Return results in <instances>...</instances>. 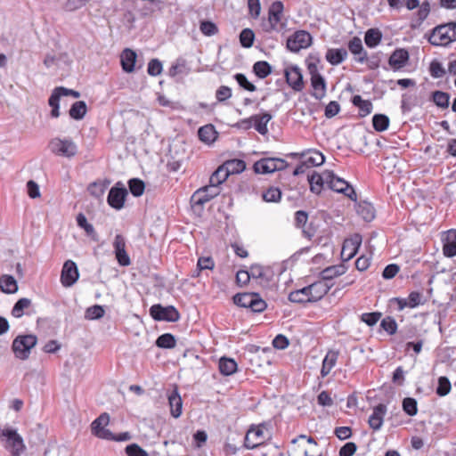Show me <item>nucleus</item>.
Masks as SVG:
<instances>
[{"mask_svg": "<svg viewBox=\"0 0 456 456\" xmlns=\"http://www.w3.org/2000/svg\"><path fill=\"white\" fill-rule=\"evenodd\" d=\"M454 41H456V32L450 22L436 26L428 37V42L436 46H446Z\"/></svg>", "mask_w": 456, "mask_h": 456, "instance_id": "f257e3e1", "label": "nucleus"}, {"mask_svg": "<svg viewBox=\"0 0 456 456\" xmlns=\"http://www.w3.org/2000/svg\"><path fill=\"white\" fill-rule=\"evenodd\" d=\"M288 167V163L280 158H263L253 165V169L256 174H271L275 171L283 170Z\"/></svg>", "mask_w": 456, "mask_h": 456, "instance_id": "f03ea898", "label": "nucleus"}, {"mask_svg": "<svg viewBox=\"0 0 456 456\" xmlns=\"http://www.w3.org/2000/svg\"><path fill=\"white\" fill-rule=\"evenodd\" d=\"M1 436L4 438L5 446L12 456H19L25 449L24 441L16 429L4 428L1 431Z\"/></svg>", "mask_w": 456, "mask_h": 456, "instance_id": "7ed1b4c3", "label": "nucleus"}, {"mask_svg": "<svg viewBox=\"0 0 456 456\" xmlns=\"http://www.w3.org/2000/svg\"><path fill=\"white\" fill-rule=\"evenodd\" d=\"M150 314L156 321L175 322L180 319L179 312L173 305H153L150 308Z\"/></svg>", "mask_w": 456, "mask_h": 456, "instance_id": "20e7f679", "label": "nucleus"}, {"mask_svg": "<svg viewBox=\"0 0 456 456\" xmlns=\"http://www.w3.org/2000/svg\"><path fill=\"white\" fill-rule=\"evenodd\" d=\"M220 193L219 188H216L213 185H206L198 189L191 198V204L192 208H200L208 202L213 198L216 197Z\"/></svg>", "mask_w": 456, "mask_h": 456, "instance_id": "39448f33", "label": "nucleus"}, {"mask_svg": "<svg viewBox=\"0 0 456 456\" xmlns=\"http://www.w3.org/2000/svg\"><path fill=\"white\" fill-rule=\"evenodd\" d=\"M312 44L311 35L305 30L296 31L287 40V48L293 53L309 47Z\"/></svg>", "mask_w": 456, "mask_h": 456, "instance_id": "423d86ee", "label": "nucleus"}, {"mask_svg": "<svg viewBox=\"0 0 456 456\" xmlns=\"http://www.w3.org/2000/svg\"><path fill=\"white\" fill-rule=\"evenodd\" d=\"M61 96H72L74 98H78L80 94L77 91L68 89L63 86L56 87L52 93L49 98V105L52 108L51 116L53 118H57L60 116V105L59 102Z\"/></svg>", "mask_w": 456, "mask_h": 456, "instance_id": "0eeeda50", "label": "nucleus"}, {"mask_svg": "<svg viewBox=\"0 0 456 456\" xmlns=\"http://www.w3.org/2000/svg\"><path fill=\"white\" fill-rule=\"evenodd\" d=\"M49 146L53 153L67 158L75 156L77 151L76 143L66 139L54 138L50 142Z\"/></svg>", "mask_w": 456, "mask_h": 456, "instance_id": "6e6552de", "label": "nucleus"}, {"mask_svg": "<svg viewBox=\"0 0 456 456\" xmlns=\"http://www.w3.org/2000/svg\"><path fill=\"white\" fill-rule=\"evenodd\" d=\"M127 193L124 184L118 182L110 190L107 201L111 208L119 210L124 207Z\"/></svg>", "mask_w": 456, "mask_h": 456, "instance_id": "1a4fd4ad", "label": "nucleus"}, {"mask_svg": "<svg viewBox=\"0 0 456 456\" xmlns=\"http://www.w3.org/2000/svg\"><path fill=\"white\" fill-rule=\"evenodd\" d=\"M332 177L328 179V187L334 191L344 193L352 200H356V192L349 185V183L344 179L337 176L332 171H330Z\"/></svg>", "mask_w": 456, "mask_h": 456, "instance_id": "9d476101", "label": "nucleus"}, {"mask_svg": "<svg viewBox=\"0 0 456 456\" xmlns=\"http://www.w3.org/2000/svg\"><path fill=\"white\" fill-rule=\"evenodd\" d=\"M110 422V416L108 413L101 414L97 419H95L91 424V430L93 435L101 438V439H112L114 435L111 431L105 428Z\"/></svg>", "mask_w": 456, "mask_h": 456, "instance_id": "9b49d317", "label": "nucleus"}, {"mask_svg": "<svg viewBox=\"0 0 456 456\" xmlns=\"http://www.w3.org/2000/svg\"><path fill=\"white\" fill-rule=\"evenodd\" d=\"M362 243V237L360 234H354L349 239L345 240L342 250L341 258L343 261H349L352 259L358 251V248Z\"/></svg>", "mask_w": 456, "mask_h": 456, "instance_id": "f8f14e48", "label": "nucleus"}, {"mask_svg": "<svg viewBox=\"0 0 456 456\" xmlns=\"http://www.w3.org/2000/svg\"><path fill=\"white\" fill-rule=\"evenodd\" d=\"M77 266L72 260H67L62 267L61 281L64 287L72 286L78 279Z\"/></svg>", "mask_w": 456, "mask_h": 456, "instance_id": "ddd939ff", "label": "nucleus"}, {"mask_svg": "<svg viewBox=\"0 0 456 456\" xmlns=\"http://www.w3.org/2000/svg\"><path fill=\"white\" fill-rule=\"evenodd\" d=\"M265 439L266 436L263 427L252 428L245 436L244 445L247 449H254L264 444Z\"/></svg>", "mask_w": 456, "mask_h": 456, "instance_id": "4468645a", "label": "nucleus"}, {"mask_svg": "<svg viewBox=\"0 0 456 456\" xmlns=\"http://www.w3.org/2000/svg\"><path fill=\"white\" fill-rule=\"evenodd\" d=\"M283 12V4L281 1H276L272 4L269 9V24L272 30L281 31L284 27L281 23V16Z\"/></svg>", "mask_w": 456, "mask_h": 456, "instance_id": "2eb2a0df", "label": "nucleus"}, {"mask_svg": "<svg viewBox=\"0 0 456 456\" xmlns=\"http://www.w3.org/2000/svg\"><path fill=\"white\" fill-rule=\"evenodd\" d=\"M330 177H332L330 170H325L322 174L313 172L311 175H308L307 179L311 191L319 194L322 191L323 184L326 183L328 185V179H330Z\"/></svg>", "mask_w": 456, "mask_h": 456, "instance_id": "dca6fc26", "label": "nucleus"}, {"mask_svg": "<svg viewBox=\"0 0 456 456\" xmlns=\"http://www.w3.org/2000/svg\"><path fill=\"white\" fill-rule=\"evenodd\" d=\"M16 358L26 360L28 358V335H20L14 338L12 345Z\"/></svg>", "mask_w": 456, "mask_h": 456, "instance_id": "f3484780", "label": "nucleus"}, {"mask_svg": "<svg viewBox=\"0 0 456 456\" xmlns=\"http://www.w3.org/2000/svg\"><path fill=\"white\" fill-rule=\"evenodd\" d=\"M285 77L287 83L297 92L303 89V75L298 67L293 66L285 69Z\"/></svg>", "mask_w": 456, "mask_h": 456, "instance_id": "a211bd4d", "label": "nucleus"}, {"mask_svg": "<svg viewBox=\"0 0 456 456\" xmlns=\"http://www.w3.org/2000/svg\"><path fill=\"white\" fill-rule=\"evenodd\" d=\"M443 251L445 256H456V230L452 229L444 232L443 238Z\"/></svg>", "mask_w": 456, "mask_h": 456, "instance_id": "6ab92c4d", "label": "nucleus"}, {"mask_svg": "<svg viewBox=\"0 0 456 456\" xmlns=\"http://www.w3.org/2000/svg\"><path fill=\"white\" fill-rule=\"evenodd\" d=\"M332 286L333 283H328L327 281L321 280L307 286V288L310 292V297H312L314 302H316L322 298Z\"/></svg>", "mask_w": 456, "mask_h": 456, "instance_id": "aec40b11", "label": "nucleus"}, {"mask_svg": "<svg viewBox=\"0 0 456 456\" xmlns=\"http://www.w3.org/2000/svg\"><path fill=\"white\" fill-rule=\"evenodd\" d=\"M387 413V406L379 403L373 408L372 414L369 418V425L374 430H379L383 425V419Z\"/></svg>", "mask_w": 456, "mask_h": 456, "instance_id": "412c9836", "label": "nucleus"}, {"mask_svg": "<svg viewBox=\"0 0 456 456\" xmlns=\"http://www.w3.org/2000/svg\"><path fill=\"white\" fill-rule=\"evenodd\" d=\"M409 60V53L403 48L396 49L390 55L388 63L393 69L398 70L405 66Z\"/></svg>", "mask_w": 456, "mask_h": 456, "instance_id": "4be33fe9", "label": "nucleus"}, {"mask_svg": "<svg viewBox=\"0 0 456 456\" xmlns=\"http://www.w3.org/2000/svg\"><path fill=\"white\" fill-rule=\"evenodd\" d=\"M168 403L170 407V412L171 415L174 418H178L182 414V409H183V401L182 398L178 393L177 388H175L169 395H168Z\"/></svg>", "mask_w": 456, "mask_h": 456, "instance_id": "5701e85b", "label": "nucleus"}, {"mask_svg": "<svg viewBox=\"0 0 456 456\" xmlns=\"http://www.w3.org/2000/svg\"><path fill=\"white\" fill-rule=\"evenodd\" d=\"M253 126L262 135L268 133L267 124L273 118V116L268 112H264L261 115H253Z\"/></svg>", "mask_w": 456, "mask_h": 456, "instance_id": "b1692460", "label": "nucleus"}, {"mask_svg": "<svg viewBox=\"0 0 456 456\" xmlns=\"http://www.w3.org/2000/svg\"><path fill=\"white\" fill-rule=\"evenodd\" d=\"M347 51L344 48L329 49L326 53V60L331 65L342 63L347 57Z\"/></svg>", "mask_w": 456, "mask_h": 456, "instance_id": "393cba45", "label": "nucleus"}, {"mask_svg": "<svg viewBox=\"0 0 456 456\" xmlns=\"http://www.w3.org/2000/svg\"><path fill=\"white\" fill-rule=\"evenodd\" d=\"M311 85L314 90L312 95L317 100L322 99L325 95L326 92L324 77L322 75L311 77Z\"/></svg>", "mask_w": 456, "mask_h": 456, "instance_id": "a878e982", "label": "nucleus"}, {"mask_svg": "<svg viewBox=\"0 0 456 456\" xmlns=\"http://www.w3.org/2000/svg\"><path fill=\"white\" fill-rule=\"evenodd\" d=\"M346 272V268L344 265H332L325 268L321 273V278L323 281H327L328 283H332L331 281L342 275Z\"/></svg>", "mask_w": 456, "mask_h": 456, "instance_id": "bb28decb", "label": "nucleus"}, {"mask_svg": "<svg viewBox=\"0 0 456 456\" xmlns=\"http://www.w3.org/2000/svg\"><path fill=\"white\" fill-rule=\"evenodd\" d=\"M356 212L366 222H370L375 217L374 207L366 201L360 202L357 205Z\"/></svg>", "mask_w": 456, "mask_h": 456, "instance_id": "cd10ccee", "label": "nucleus"}, {"mask_svg": "<svg viewBox=\"0 0 456 456\" xmlns=\"http://www.w3.org/2000/svg\"><path fill=\"white\" fill-rule=\"evenodd\" d=\"M136 53L130 49H126L121 54V65L126 72H132L134 69Z\"/></svg>", "mask_w": 456, "mask_h": 456, "instance_id": "c85d7f7f", "label": "nucleus"}, {"mask_svg": "<svg viewBox=\"0 0 456 456\" xmlns=\"http://www.w3.org/2000/svg\"><path fill=\"white\" fill-rule=\"evenodd\" d=\"M338 354L336 351H329L322 361V366L321 370L322 377H326L332 368L335 366L338 361Z\"/></svg>", "mask_w": 456, "mask_h": 456, "instance_id": "c756f323", "label": "nucleus"}, {"mask_svg": "<svg viewBox=\"0 0 456 456\" xmlns=\"http://www.w3.org/2000/svg\"><path fill=\"white\" fill-rule=\"evenodd\" d=\"M289 300L293 303H307L314 302L312 297H310V292L308 290L307 286L292 291L289 295Z\"/></svg>", "mask_w": 456, "mask_h": 456, "instance_id": "7c9ffc66", "label": "nucleus"}, {"mask_svg": "<svg viewBox=\"0 0 456 456\" xmlns=\"http://www.w3.org/2000/svg\"><path fill=\"white\" fill-rule=\"evenodd\" d=\"M0 288L4 293H15L18 290L17 281L12 275H3L0 278Z\"/></svg>", "mask_w": 456, "mask_h": 456, "instance_id": "2f4dec72", "label": "nucleus"}, {"mask_svg": "<svg viewBox=\"0 0 456 456\" xmlns=\"http://www.w3.org/2000/svg\"><path fill=\"white\" fill-rule=\"evenodd\" d=\"M228 171L224 168V165L218 167V168L211 175L209 178V185H213L216 188H219V185L223 183L229 177Z\"/></svg>", "mask_w": 456, "mask_h": 456, "instance_id": "473e14b6", "label": "nucleus"}, {"mask_svg": "<svg viewBox=\"0 0 456 456\" xmlns=\"http://www.w3.org/2000/svg\"><path fill=\"white\" fill-rule=\"evenodd\" d=\"M382 39V33L378 28H370L365 32L364 42L370 48L376 47Z\"/></svg>", "mask_w": 456, "mask_h": 456, "instance_id": "72a5a7b5", "label": "nucleus"}, {"mask_svg": "<svg viewBox=\"0 0 456 456\" xmlns=\"http://www.w3.org/2000/svg\"><path fill=\"white\" fill-rule=\"evenodd\" d=\"M220 372L224 376H230L237 370V362L232 358L222 357L219 360Z\"/></svg>", "mask_w": 456, "mask_h": 456, "instance_id": "f704fd0d", "label": "nucleus"}, {"mask_svg": "<svg viewBox=\"0 0 456 456\" xmlns=\"http://www.w3.org/2000/svg\"><path fill=\"white\" fill-rule=\"evenodd\" d=\"M255 297L256 293H240L233 297V302L240 307L251 309Z\"/></svg>", "mask_w": 456, "mask_h": 456, "instance_id": "c9c22d12", "label": "nucleus"}, {"mask_svg": "<svg viewBox=\"0 0 456 456\" xmlns=\"http://www.w3.org/2000/svg\"><path fill=\"white\" fill-rule=\"evenodd\" d=\"M198 134L200 139L206 143L213 142L216 138V132L212 125L201 126L198 131Z\"/></svg>", "mask_w": 456, "mask_h": 456, "instance_id": "e433bc0d", "label": "nucleus"}, {"mask_svg": "<svg viewBox=\"0 0 456 456\" xmlns=\"http://www.w3.org/2000/svg\"><path fill=\"white\" fill-rule=\"evenodd\" d=\"M352 102L359 109L361 116H367L372 111V103L370 101L363 100L360 95H354Z\"/></svg>", "mask_w": 456, "mask_h": 456, "instance_id": "4c0bfd02", "label": "nucleus"}, {"mask_svg": "<svg viewBox=\"0 0 456 456\" xmlns=\"http://www.w3.org/2000/svg\"><path fill=\"white\" fill-rule=\"evenodd\" d=\"M431 100L438 108L447 109L450 103V94L443 91H434Z\"/></svg>", "mask_w": 456, "mask_h": 456, "instance_id": "58836bf2", "label": "nucleus"}, {"mask_svg": "<svg viewBox=\"0 0 456 456\" xmlns=\"http://www.w3.org/2000/svg\"><path fill=\"white\" fill-rule=\"evenodd\" d=\"M86 110L87 108L86 102L84 101H78L71 105V108L69 109V116L76 120H80L85 117Z\"/></svg>", "mask_w": 456, "mask_h": 456, "instance_id": "ea45409f", "label": "nucleus"}, {"mask_svg": "<svg viewBox=\"0 0 456 456\" xmlns=\"http://www.w3.org/2000/svg\"><path fill=\"white\" fill-rule=\"evenodd\" d=\"M223 165L228 171L229 175L239 174L246 168V163L243 160L237 159L227 160Z\"/></svg>", "mask_w": 456, "mask_h": 456, "instance_id": "a19ab883", "label": "nucleus"}, {"mask_svg": "<svg viewBox=\"0 0 456 456\" xmlns=\"http://www.w3.org/2000/svg\"><path fill=\"white\" fill-rule=\"evenodd\" d=\"M253 71L259 78H265L271 74L272 67L267 61H259L253 65Z\"/></svg>", "mask_w": 456, "mask_h": 456, "instance_id": "79ce46f5", "label": "nucleus"}, {"mask_svg": "<svg viewBox=\"0 0 456 456\" xmlns=\"http://www.w3.org/2000/svg\"><path fill=\"white\" fill-rule=\"evenodd\" d=\"M308 153H310V156L306 157L305 159H304L305 163L308 166V167H318L324 163L325 157L320 151H309Z\"/></svg>", "mask_w": 456, "mask_h": 456, "instance_id": "37998d69", "label": "nucleus"}, {"mask_svg": "<svg viewBox=\"0 0 456 456\" xmlns=\"http://www.w3.org/2000/svg\"><path fill=\"white\" fill-rule=\"evenodd\" d=\"M372 125L376 131L383 132L388 128L389 118L384 114H375L372 117Z\"/></svg>", "mask_w": 456, "mask_h": 456, "instance_id": "c03bdc74", "label": "nucleus"}, {"mask_svg": "<svg viewBox=\"0 0 456 456\" xmlns=\"http://www.w3.org/2000/svg\"><path fill=\"white\" fill-rule=\"evenodd\" d=\"M175 343V337L170 333L162 334L156 340V346L160 348H174Z\"/></svg>", "mask_w": 456, "mask_h": 456, "instance_id": "a18cd8bd", "label": "nucleus"}, {"mask_svg": "<svg viewBox=\"0 0 456 456\" xmlns=\"http://www.w3.org/2000/svg\"><path fill=\"white\" fill-rule=\"evenodd\" d=\"M406 299L409 308H415L420 305H424L427 301L424 296L418 291L411 292Z\"/></svg>", "mask_w": 456, "mask_h": 456, "instance_id": "49530a36", "label": "nucleus"}, {"mask_svg": "<svg viewBox=\"0 0 456 456\" xmlns=\"http://www.w3.org/2000/svg\"><path fill=\"white\" fill-rule=\"evenodd\" d=\"M104 308L100 305H94L88 307L85 313V318L87 320H97L104 315Z\"/></svg>", "mask_w": 456, "mask_h": 456, "instance_id": "de8ad7c7", "label": "nucleus"}, {"mask_svg": "<svg viewBox=\"0 0 456 456\" xmlns=\"http://www.w3.org/2000/svg\"><path fill=\"white\" fill-rule=\"evenodd\" d=\"M255 34L250 28H244L240 34V45L245 48H249L253 45Z\"/></svg>", "mask_w": 456, "mask_h": 456, "instance_id": "09e8293b", "label": "nucleus"}, {"mask_svg": "<svg viewBox=\"0 0 456 456\" xmlns=\"http://www.w3.org/2000/svg\"><path fill=\"white\" fill-rule=\"evenodd\" d=\"M128 186L131 193L134 197L142 195L145 188L144 183L138 178L130 179L128 182Z\"/></svg>", "mask_w": 456, "mask_h": 456, "instance_id": "8fccbe9b", "label": "nucleus"}, {"mask_svg": "<svg viewBox=\"0 0 456 456\" xmlns=\"http://www.w3.org/2000/svg\"><path fill=\"white\" fill-rule=\"evenodd\" d=\"M281 198V191L278 187H270L263 193V200L266 202H278Z\"/></svg>", "mask_w": 456, "mask_h": 456, "instance_id": "3c124183", "label": "nucleus"}, {"mask_svg": "<svg viewBox=\"0 0 456 456\" xmlns=\"http://www.w3.org/2000/svg\"><path fill=\"white\" fill-rule=\"evenodd\" d=\"M417 401L411 397H406L403 401V410L409 416H415L418 412Z\"/></svg>", "mask_w": 456, "mask_h": 456, "instance_id": "603ef678", "label": "nucleus"}, {"mask_svg": "<svg viewBox=\"0 0 456 456\" xmlns=\"http://www.w3.org/2000/svg\"><path fill=\"white\" fill-rule=\"evenodd\" d=\"M28 307V298L22 297L19 299L12 310V315L15 318H20L23 315V310Z\"/></svg>", "mask_w": 456, "mask_h": 456, "instance_id": "864d4df0", "label": "nucleus"}, {"mask_svg": "<svg viewBox=\"0 0 456 456\" xmlns=\"http://www.w3.org/2000/svg\"><path fill=\"white\" fill-rule=\"evenodd\" d=\"M429 72L434 78H441L445 75V69L442 63L436 60L431 61L429 66Z\"/></svg>", "mask_w": 456, "mask_h": 456, "instance_id": "5fc2aeb1", "label": "nucleus"}, {"mask_svg": "<svg viewBox=\"0 0 456 456\" xmlns=\"http://www.w3.org/2000/svg\"><path fill=\"white\" fill-rule=\"evenodd\" d=\"M452 386L450 380L446 377H440L438 379V386L436 387V394L440 396L448 395L451 391Z\"/></svg>", "mask_w": 456, "mask_h": 456, "instance_id": "6e6d98bb", "label": "nucleus"}, {"mask_svg": "<svg viewBox=\"0 0 456 456\" xmlns=\"http://www.w3.org/2000/svg\"><path fill=\"white\" fill-rule=\"evenodd\" d=\"M77 225L85 230L87 235L93 236L95 234L94 226L89 224L86 217L83 214H78L77 216Z\"/></svg>", "mask_w": 456, "mask_h": 456, "instance_id": "4d7b16f0", "label": "nucleus"}, {"mask_svg": "<svg viewBox=\"0 0 456 456\" xmlns=\"http://www.w3.org/2000/svg\"><path fill=\"white\" fill-rule=\"evenodd\" d=\"M234 78L237 81V83L239 84V86L240 87H242L243 89L249 91V92L256 91V86L251 82H249L248 80L247 77L244 74L237 73L234 76Z\"/></svg>", "mask_w": 456, "mask_h": 456, "instance_id": "13d9d810", "label": "nucleus"}, {"mask_svg": "<svg viewBox=\"0 0 456 456\" xmlns=\"http://www.w3.org/2000/svg\"><path fill=\"white\" fill-rule=\"evenodd\" d=\"M125 451L127 456H149V453L137 444H128Z\"/></svg>", "mask_w": 456, "mask_h": 456, "instance_id": "bf43d9fd", "label": "nucleus"}, {"mask_svg": "<svg viewBox=\"0 0 456 456\" xmlns=\"http://www.w3.org/2000/svg\"><path fill=\"white\" fill-rule=\"evenodd\" d=\"M381 327L388 334L393 335L396 332L397 323L392 317H386L381 321Z\"/></svg>", "mask_w": 456, "mask_h": 456, "instance_id": "052dcab7", "label": "nucleus"}, {"mask_svg": "<svg viewBox=\"0 0 456 456\" xmlns=\"http://www.w3.org/2000/svg\"><path fill=\"white\" fill-rule=\"evenodd\" d=\"M106 188L107 184H105L104 183L95 182L89 185L88 191L93 196L96 198H101L104 194Z\"/></svg>", "mask_w": 456, "mask_h": 456, "instance_id": "680f3d73", "label": "nucleus"}, {"mask_svg": "<svg viewBox=\"0 0 456 456\" xmlns=\"http://www.w3.org/2000/svg\"><path fill=\"white\" fill-rule=\"evenodd\" d=\"M200 31L208 37L214 36L217 33L218 29L215 23L212 21L205 20L200 23Z\"/></svg>", "mask_w": 456, "mask_h": 456, "instance_id": "e2e57ef3", "label": "nucleus"}, {"mask_svg": "<svg viewBox=\"0 0 456 456\" xmlns=\"http://www.w3.org/2000/svg\"><path fill=\"white\" fill-rule=\"evenodd\" d=\"M417 12L418 25H420L428 16L430 12V5L428 2H424L419 6Z\"/></svg>", "mask_w": 456, "mask_h": 456, "instance_id": "0e129e2a", "label": "nucleus"}, {"mask_svg": "<svg viewBox=\"0 0 456 456\" xmlns=\"http://www.w3.org/2000/svg\"><path fill=\"white\" fill-rule=\"evenodd\" d=\"M362 49H363V46L360 37H354L348 42V50L352 54L356 55L357 53H361Z\"/></svg>", "mask_w": 456, "mask_h": 456, "instance_id": "69168bd1", "label": "nucleus"}, {"mask_svg": "<svg viewBox=\"0 0 456 456\" xmlns=\"http://www.w3.org/2000/svg\"><path fill=\"white\" fill-rule=\"evenodd\" d=\"M147 71L151 76H158L162 71V63L158 59H152L149 64Z\"/></svg>", "mask_w": 456, "mask_h": 456, "instance_id": "338daca9", "label": "nucleus"}, {"mask_svg": "<svg viewBox=\"0 0 456 456\" xmlns=\"http://www.w3.org/2000/svg\"><path fill=\"white\" fill-rule=\"evenodd\" d=\"M66 452V447L53 444L45 451L44 456H62Z\"/></svg>", "mask_w": 456, "mask_h": 456, "instance_id": "774afa93", "label": "nucleus"}]
</instances>
